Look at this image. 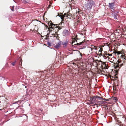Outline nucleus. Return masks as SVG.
Masks as SVG:
<instances>
[{
  "mask_svg": "<svg viewBox=\"0 0 126 126\" xmlns=\"http://www.w3.org/2000/svg\"><path fill=\"white\" fill-rule=\"evenodd\" d=\"M80 55L81 56H82V54H81V53H80Z\"/></svg>",
  "mask_w": 126,
  "mask_h": 126,
  "instance_id": "bb28decb",
  "label": "nucleus"
},
{
  "mask_svg": "<svg viewBox=\"0 0 126 126\" xmlns=\"http://www.w3.org/2000/svg\"><path fill=\"white\" fill-rule=\"evenodd\" d=\"M100 102H99V103H97V104H98V103H99V104H100V103H100Z\"/></svg>",
  "mask_w": 126,
  "mask_h": 126,
  "instance_id": "cd10ccee",
  "label": "nucleus"
},
{
  "mask_svg": "<svg viewBox=\"0 0 126 126\" xmlns=\"http://www.w3.org/2000/svg\"><path fill=\"white\" fill-rule=\"evenodd\" d=\"M2 78L3 79V80L4 79H5V78L4 77H2Z\"/></svg>",
  "mask_w": 126,
  "mask_h": 126,
  "instance_id": "b1692460",
  "label": "nucleus"
},
{
  "mask_svg": "<svg viewBox=\"0 0 126 126\" xmlns=\"http://www.w3.org/2000/svg\"><path fill=\"white\" fill-rule=\"evenodd\" d=\"M16 61H15L14 62H12V63H11V64L13 66H14L16 64Z\"/></svg>",
  "mask_w": 126,
  "mask_h": 126,
  "instance_id": "f3484780",
  "label": "nucleus"
},
{
  "mask_svg": "<svg viewBox=\"0 0 126 126\" xmlns=\"http://www.w3.org/2000/svg\"><path fill=\"white\" fill-rule=\"evenodd\" d=\"M115 2H114L112 3H109V7L111 9L113 10H111V11L112 12H113L115 9V7H114V5H115Z\"/></svg>",
  "mask_w": 126,
  "mask_h": 126,
  "instance_id": "0eeeda50",
  "label": "nucleus"
},
{
  "mask_svg": "<svg viewBox=\"0 0 126 126\" xmlns=\"http://www.w3.org/2000/svg\"><path fill=\"white\" fill-rule=\"evenodd\" d=\"M77 61L75 60L74 61H71L69 63V64H73L74 65H76V63Z\"/></svg>",
  "mask_w": 126,
  "mask_h": 126,
  "instance_id": "f8f14e48",
  "label": "nucleus"
},
{
  "mask_svg": "<svg viewBox=\"0 0 126 126\" xmlns=\"http://www.w3.org/2000/svg\"><path fill=\"white\" fill-rule=\"evenodd\" d=\"M56 35H57V36H56V39H59V37L58 36V35H59V34H56Z\"/></svg>",
  "mask_w": 126,
  "mask_h": 126,
  "instance_id": "aec40b11",
  "label": "nucleus"
},
{
  "mask_svg": "<svg viewBox=\"0 0 126 126\" xmlns=\"http://www.w3.org/2000/svg\"><path fill=\"white\" fill-rule=\"evenodd\" d=\"M117 14L116 13L114 14L113 16V17L114 19H117Z\"/></svg>",
  "mask_w": 126,
  "mask_h": 126,
  "instance_id": "dca6fc26",
  "label": "nucleus"
},
{
  "mask_svg": "<svg viewBox=\"0 0 126 126\" xmlns=\"http://www.w3.org/2000/svg\"><path fill=\"white\" fill-rule=\"evenodd\" d=\"M72 0H69V1H72Z\"/></svg>",
  "mask_w": 126,
  "mask_h": 126,
  "instance_id": "a878e982",
  "label": "nucleus"
},
{
  "mask_svg": "<svg viewBox=\"0 0 126 126\" xmlns=\"http://www.w3.org/2000/svg\"><path fill=\"white\" fill-rule=\"evenodd\" d=\"M112 56V54H109L107 51H104V53H102V56L105 59H107L109 57V56Z\"/></svg>",
  "mask_w": 126,
  "mask_h": 126,
  "instance_id": "39448f33",
  "label": "nucleus"
},
{
  "mask_svg": "<svg viewBox=\"0 0 126 126\" xmlns=\"http://www.w3.org/2000/svg\"><path fill=\"white\" fill-rule=\"evenodd\" d=\"M102 99L103 100H104L105 101H108L109 100V99H105V98H103Z\"/></svg>",
  "mask_w": 126,
  "mask_h": 126,
  "instance_id": "a211bd4d",
  "label": "nucleus"
},
{
  "mask_svg": "<svg viewBox=\"0 0 126 126\" xmlns=\"http://www.w3.org/2000/svg\"><path fill=\"white\" fill-rule=\"evenodd\" d=\"M92 47H90L89 48V49L91 50L92 51V50L94 49L96 50L97 48L95 47L94 46L92 45Z\"/></svg>",
  "mask_w": 126,
  "mask_h": 126,
  "instance_id": "4468645a",
  "label": "nucleus"
},
{
  "mask_svg": "<svg viewBox=\"0 0 126 126\" xmlns=\"http://www.w3.org/2000/svg\"><path fill=\"white\" fill-rule=\"evenodd\" d=\"M101 98V97L99 96H94L91 98L90 100L91 101V102L93 103H95L96 104L97 103H98L99 102H100V101L98 100V99Z\"/></svg>",
  "mask_w": 126,
  "mask_h": 126,
  "instance_id": "20e7f679",
  "label": "nucleus"
},
{
  "mask_svg": "<svg viewBox=\"0 0 126 126\" xmlns=\"http://www.w3.org/2000/svg\"><path fill=\"white\" fill-rule=\"evenodd\" d=\"M108 59L110 61V62H112L114 61V59H115V58L114 57H112L111 58H110V57H109L108 58Z\"/></svg>",
  "mask_w": 126,
  "mask_h": 126,
  "instance_id": "2eb2a0df",
  "label": "nucleus"
},
{
  "mask_svg": "<svg viewBox=\"0 0 126 126\" xmlns=\"http://www.w3.org/2000/svg\"><path fill=\"white\" fill-rule=\"evenodd\" d=\"M70 34V32L69 31L67 30H65L63 31V35L64 36H68Z\"/></svg>",
  "mask_w": 126,
  "mask_h": 126,
  "instance_id": "1a4fd4ad",
  "label": "nucleus"
},
{
  "mask_svg": "<svg viewBox=\"0 0 126 126\" xmlns=\"http://www.w3.org/2000/svg\"><path fill=\"white\" fill-rule=\"evenodd\" d=\"M75 41L72 43L71 44L72 45H77L78 46H82V45H85L86 44V42H85L84 40L82 41L81 42H80L79 43H77L76 44H75Z\"/></svg>",
  "mask_w": 126,
  "mask_h": 126,
  "instance_id": "423d86ee",
  "label": "nucleus"
},
{
  "mask_svg": "<svg viewBox=\"0 0 126 126\" xmlns=\"http://www.w3.org/2000/svg\"><path fill=\"white\" fill-rule=\"evenodd\" d=\"M62 23H63V22H61V23L59 24V25H60L61 24H62Z\"/></svg>",
  "mask_w": 126,
  "mask_h": 126,
  "instance_id": "5701e85b",
  "label": "nucleus"
},
{
  "mask_svg": "<svg viewBox=\"0 0 126 126\" xmlns=\"http://www.w3.org/2000/svg\"><path fill=\"white\" fill-rule=\"evenodd\" d=\"M116 53L118 55V56L119 57V56L121 58H122L123 59H124L125 60H126L124 53L120 51H117Z\"/></svg>",
  "mask_w": 126,
  "mask_h": 126,
  "instance_id": "6e6552de",
  "label": "nucleus"
},
{
  "mask_svg": "<svg viewBox=\"0 0 126 126\" xmlns=\"http://www.w3.org/2000/svg\"><path fill=\"white\" fill-rule=\"evenodd\" d=\"M77 14V12H76V14Z\"/></svg>",
  "mask_w": 126,
  "mask_h": 126,
  "instance_id": "c85d7f7f",
  "label": "nucleus"
},
{
  "mask_svg": "<svg viewBox=\"0 0 126 126\" xmlns=\"http://www.w3.org/2000/svg\"><path fill=\"white\" fill-rule=\"evenodd\" d=\"M68 40L66 39V40L64 42H63L62 43V44L65 47H66L68 43Z\"/></svg>",
  "mask_w": 126,
  "mask_h": 126,
  "instance_id": "ddd939ff",
  "label": "nucleus"
},
{
  "mask_svg": "<svg viewBox=\"0 0 126 126\" xmlns=\"http://www.w3.org/2000/svg\"><path fill=\"white\" fill-rule=\"evenodd\" d=\"M48 24L49 26H51L50 29H49L50 33H51L52 31L53 30V31L55 32V34H56L59 30L62 28L61 27L57 26L55 27V25L51 21L49 22Z\"/></svg>",
  "mask_w": 126,
  "mask_h": 126,
  "instance_id": "f257e3e1",
  "label": "nucleus"
},
{
  "mask_svg": "<svg viewBox=\"0 0 126 126\" xmlns=\"http://www.w3.org/2000/svg\"><path fill=\"white\" fill-rule=\"evenodd\" d=\"M94 2L93 0H88L87 3L85 5V8L88 10L91 9L92 6L94 5Z\"/></svg>",
  "mask_w": 126,
  "mask_h": 126,
  "instance_id": "7ed1b4c3",
  "label": "nucleus"
},
{
  "mask_svg": "<svg viewBox=\"0 0 126 126\" xmlns=\"http://www.w3.org/2000/svg\"><path fill=\"white\" fill-rule=\"evenodd\" d=\"M59 16L61 17L62 20L63 21L64 17L65 16H66V18H67H67L69 17H68L69 16L70 17L71 16L72 18L75 19L77 17V15L76 14H75V13H74L73 15H72V14H70L69 13V14L68 13L67 14H65L64 15H59Z\"/></svg>",
  "mask_w": 126,
  "mask_h": 126,
  "instance_id": "f03ea898",
  "label": "nucleus"
},
{
  "mask_svg": "<svg viewBox=\"0 0 126 126\" xmlns=\"http://www.w3.org/2000/svg\"><path fill=\"white\" fill-rule=\"evenodd\" d=\"M114 99L115 100H117V99L116 97H115L114 98Z\"/></svg>",
  "mask_w": 126,
  "mask_h": 126,
  "instance_id": "4be33fe9",
  "label": "nucleus"
},
{
  "mask_svg": "<svg viewBox=\"0 0 126 126\" xmlns=\"http://www.w3.org/2000/svg\"><path fill=\"white\" fill-rule=\"evenodd\" d=\"M77 18H78V20L77 21V22L78 23H79L80 22V20L79 19V17H78Z\"/></svg>",
  "mask_w": 126,
  "mask_h": 126,
  "instance_id": "6ab92c4d",
  "label": "nucleus"
},
{
  "mask_svg": "<svg viewBox=\"0 0 126 126\" xmlns=\"http://www.w3.org/2000/svg\"><path fill=\"white\" fill-rule=\"evenodd\" d=\"M61 42L60 41L59 42L56 44V45L55 46V47L57 48H58L61 46Z\"/></svg>",
  "mask_w": 126,
  "mask_h": 126,
  "instance_id": "9b49d317",
  "label": "nucleus"
},
{
  "mask_svg": "<svg viewBox=\"0 0 126 126\" xmlns=\"http://www.w3.org/2000/svg\"><path fill=\"white\" fill-rule=\"evenodd\" d=\"M21 63V64H22V62H21H21H20L19 63Z\"/></svg>",
  "mask_w": 126,
  "mask_h": 126,
  "instance_id": "393cba45",
  "label": "nucleus"
},
{
  "mask_svg": "<svg viewBox=\"0 0 126 126\" xmlns=\"http://www.w3.org/2000/svg\"><path fill=\"white\" fill-rule=\"evenodd\" d=\"M103 50V49L102 48H100L98 54L97 53V55H98V56L101 57L102 56V51Z\"/></svg>",
  "mask_w": 126,
  "mask_h": 126,
  "instance_id": "9d476101",
  "label": "nucleus"
},
{
  "mask_svg": "<svg viewBox=\"0 0 126 126\" xmlns=\"http://www.w3.org/2000/svg\"><path fill=\"white\" fill-rule=\"evenodd\" d=\"M10 8L11 9L12 11H14V6L13 7H10Z\"/></svg>",
  "mask_w": 126,
  "mask_h": 126,
  "instance_id": "412c9836",
  "label": "nucleus"
}]
</instances>
